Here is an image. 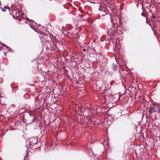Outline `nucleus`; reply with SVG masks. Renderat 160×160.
<instances>
[{
  "label": "nucleus",
  "mask_w": 160,
  "mask_h": 160,
  "mask_svg": "<svg viewBox=\"0 0 160 160\" xmlns=\"http://www.w3.org/2000/svg\"><path fill=\"white\" fill-rule=\"evenodd\" d=\"M27 21H28L30 25V27L32 28L35 31V26L38 27L39 26L38 24L36 23L34 21L31 20H29L27 18Z\"/></svg>",
  "instance_id": "1"
},
{
  "label": "nucleus",
  "mask_w": 160,
  "mask_h": 160,
  "mask_svg": "<svg viewBox=\"0 0 160 160\" xmlns=\"http://www.w3.org/2000/svg\"><path fill=\"white\" fill-rule=\"evenodd\" d=\"M104 98L106 102L108 103L111 102L113 100L112 96L110 94L107 95H105Z\"/></svg>",
  "instance_id": "2"
},
{
  "label": "nucleus",
  "mask_w": 160,
  "mask_h": 160,
  "mask_svg": "<svg viewBox=\"0 0 160 160\" xmlns=\"http://www.w3.org/2000/svg\"><path fill=\"white\" fill-rule=\"evenodd\" d=\"M38 141L35 138H31L29 140V145L32 146L37 143Z\"/></svg>",
  "instance_id": "3"
},
{
  "label": "nucleus",
  "mask_w": 160,
  "mask_h": 160,
  "mask_svg": "<svg viewBox=\"0 0 160 160\" xmlns=\"http://www.w3.org/2000/svg\"><path fill=\"white\" fill-rule=\"evenodd\" d=\"M108 142L107 140H105L103 139V141L102 142V145H103L104 147H105V145H108Z\"/></svg>",
  "instance_id": "4"
},
{
  "label": "nucleus",
  "mask_w": 160,
  "mask_h": 160,
  "mask_svg": "<svg viewBox=\"0 0 160 160\" xmlns=\"http://www.w3.org/2000/svg\"><path fill=\"white\" fill-rule=\"evenodd\" d=\"M148 112L149 113H152L155 112V107L153 106V107L151 108Z\"/></svg>",
  "instance_id": "5"
},
{
  "label": "nucleus",
  "mask_w": 160,
  "mask_h": 160,
  "mask_svg": "<svg viewBox=\"0 0 160 160\" xmlns=\"http://www.w3.org/2000/svg\"><path fill=\"white\" fill-rule=\"evenodd\" d=\"M12 11H14L15 12L17 16H20V12L18 10H16V11L12 10Z\"/></svg>",
  "instance_id": "6"
},
{
  "label": "nucleus",
  "mask_w": 160,
  "mask_h": 160,
  "mask_svg": "<svg viewBox=\"0 0 160 160\" xmlns=\"http://www.w3.org/2000/svg\"><path fill=\"white\" fill-rule=\"evenodd\" d=\"M41 34L42 36V37L44 38H45V37H46V35L47 36V35L44 32H41Z\"/></svg>",
  "instance_id": "7"
},
{
  "label": "nucleus",
  "mask_w": 160,
  "mask_h": 160,
  "mask_svg": "<svg viewBox=\"0 0 160 160\" xmlns=\"http://www.w3.org/2000/svg\"><path fill=\"white\" fill-rule=\"evenodd\" d=\"M115 28H111L110 29V30H109V32L110 33H111V34H112L113 32H112V31H115Z\"/></svg>",
  "instance_id": "8"
},
{
  "label": "nucleus",
  "mask_w": 160,
  "mask_h": 160,
  "mask_svg": "<svg viewBox=\"0 0 160 160\" xmlns=\"http://www.w3.org/2000/svg\"><path fill=\"white\" fill-rule=\"evenodd\" d=\"M112 68L113 70L115 71L117 70V67L115 65H113L112 66Z\"/></svg>",
  "instance_id": "9"
},
{
  "label": "nucleus",
  "mask_w": 160,
  "mask_h": 160,
  "mask_svg": "<svg viewBox=\"0 0 160 160\" xmlns=\"http://www.w3.org/2000/svg\"><path fill=\"white\" fill-rule=\"evenodd\" d=\"M2 46L3 47V46L5 47L8 50H10V48L8 46H7L6 45H4V44H2Z\"/></svg>",
  "instance_id": "10"
},
{
  "label": "nucleus",
  "mask_w": 160,
  "mask_h": 160,
  "mask_svg": "<svg viewBox=\"0 0 160 160\" xmlns=\"http://www.w3.org/2000/svg\"><path fill=\"white\" fill-rule=\"evenodd\" d=\"M117 96L118 97V100H121L120 99L121 98V97H122V96H120L119 95H117Z\"/></svg>",
  "instance_id": "11"
},
{
  "label": "nucleus",
  "mask_w": 160,
  "mask_h": 160,
  "mask_svg": "<svg viewBox=\"0 0 160 160\" xmlns=\"http://www.w3.org/2000/svg\"><path fill=\"white\" fill-rule=\"evenodd\" d=\"M156 106L158 108V110L159 111V112H160V107H158V106L157 105H156Z\"/></svg>",
  "instance_id": "12"
},
{
  "label": "nucleus",
  "mask_w": 160,
  "mask_h": 160,
  "mask_svg": "<svg viewBox=\"0 0 160 160\" xmlns=\"http://www.w3.org/2000/svg\"><path fill=\"white\" fill-rule=\"evenodd\" d=\"M36 119L35 118H33V119H32V123L33 122H35L36 121Z\"/></svg>",
  "instance_id": "13"
},
{
  "label": "nucleus",
  "mask_w": 160,
  "mask_h": 160,
  "mask_svg": "<svg viewBox=\"0 0 160 160\" xmlns=\"http://www.w3.org/2000/svg\"><path fill=\"white\" fill-rule=\"evenodd\" d=\"M152 17L154 19L156 18L155 16L153 14H152Z\"/></svg>",
  "instance_id": "14"
},
{
  "label": "nucleus",
  "mask_w": 160,
  "mask_h": 160,
  "mask_svg": "<svg viewBox=\"0 0 160 160\" xmlns=\"http://www.w3.org/2000/svg\"><path fill=\"white\" fill-rule=\"evenodd\" d=\"M27 156L26 155V156H25V158H24V160H27V159H26V158H27Z\"/></svg>",
  "instance_id": "15"
},
{
  "label": "nucleus",
  "mask_w": 160,
  "mask_h": 160,
  "mask_svg": "<svg viewBox=\"0 0 160 160\" xmlns=\"http://www.w3.org/2000/svg\"><path fill=\"white\" fill-rule=\"evenodd\" d=\"M141 15H142V16H143V17H144V15H143V13H142L141 14Z\"/></svg>",
  "instance_id": "16"
},
{
  "label": "nucleus",
  "mask_w": 160,
  "mask_h": 160,
  "mask_svg": "<svg viewBox=\"0 0 160 160\" xmlns=\"http://www.w3.org/2000/svg\"><path fill=\"white\" fill-rule=\"evenodd\" d=\"M85 50H86V49H85V48H84V49H83V51H85Z\"/></svg>",
  "instance_id": "17"
},
{
  "label": "nucleus",
  "mask_w": 160,
  "mask_h": 160,
  "mask_svg": "<svg viewBox=\"0 0 160 160\" xmlns=\"http://www.w3.org/2000/svg\"><path fill=\"white\" fill-rule=\"evenodd\" d=\"M8 9L9 10L10 8H8Z\"/></svg>",
  "instance_id": "18"
},
{
  "label": "nucleus",
  "mask_w": 160,
  "mask_h": 160,
  "mask_svg": "<svg viewBox=\"0 0 160 160\" xmlns=\"http://www.w3.org/2000/svg\"><path fill=\"white\" fill-rule=\"evenodd\" d=\"M146 23H148V21H146Z\"/></svg>",
  "instance_id": "19"
}]
</instances>
